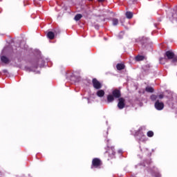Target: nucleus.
Returning a JSON list of instances; mask_svg holds the SVG:
<instances>
[{"label":"nucleus","mask_w":177,"mask_h":177,"mask_svg":"<svg viewBox=\"0 0 177 177\" xmlns=\"http://www.w3.org/2000/svg\"><path fill=\"white\" fill-rule=\"evenodd\" d=\"M165 57L168 60H171V63H177V56L171 50H168L165 53Z\"/></svg>","instance_id":"1"},{"label":"nucleus","mask_w":177,"mask_h":177,"mask_svg":"<svg viewBox=\"0 0 177 177\" xmlns=\"http://www.w3.org/2000/svg\"><path fill=\"white\" fill-rule=\"evenodd\" d=\"M102 160L97 158L93 159L91 168H100Z\"/></svg>","instance_id":"2"},{"label":"nucleus","mask_w":177,"mask_h":177,"mask_svg":"<svg viewBox=\"0 0 177 177\" xmlns=\"http://www.w3.org/2000/svg\"><path fill=\"white\" fill-rule=\"evenodd\" d=\"M93 86L95 89H100L102 88V83L97 80V79L94 78L92 80Z\"/></svg>","instance_id":"3"},{"label":"nucleus","mask_w":177,"mask_h":177,"mask_svg":"<svg viewBox=\"0 0 177 177\" xmlns=\"http://www.w3.org/2000/svg\"><path fill=\"white\" fill-rule=\"evenodd\" d=\"M118 107L120 110L125 108V99L124 97L118 99Z\"/></svg>","instance_id":"4"},{"label":"nucleus","mask_w":177,"mask_h":177,"mask_svg":"<svg viewBox=\"0 0 177 177\" xmlns=\"http://www.w3.org/2000/svg\"><path fill=\"white\" fill-rule=\"evenodd\" d=\"M155 109H156V110H159L161 111L164 109V102H160V100H157L155 102Z\"/></svg>","instance_id":"5"},{"label":"nucleus","mask_w":177,"mask_h":177,"mask_svg":"<svg viewBox=\"0 0 177 177\" xmlns=\"http://www.w3.org/2000/svg\"><path fill=\"white\" fill-rule=\"evenodd\" d=\"M112 95L115 99H120L121 97V91L118 89H115L112 91Z\"/></svg>","instance_id":"6"},{"label":"nucleus","mask_w":177,"mask_h":177,"mask_svg":"<svg viewBox=\"0 0 177 177\" xmlns=\"http://www.w3.org/2000/svg\"><path fill=\"white\" fill-rule=\"evenodd\" d=\"M1 61L2 63H4V64H9L10 63V59L5 55L1 57Z\"/></svg>","instance_id":"7"},{"label":"nucleus","mask_w":177,"mask_h":177,"mask_svg":"<svg viewBox=\"0 0 177 177\" xmlns=\"http://www.w3.org/2000/svg\"><path fill=\"white\" fill-rule=\"evenodd\" d=\"M108 154H109V157H111V158H113V157H114V156H115V151H114V149L113 148H110L108 151H107Z\"/></svg>","instance_id":"8"},{"label":"nucleus","mask_w":177,"mask_h":177,"mask_svg":"<svg viewBox=\"0 0 177 177\" xmlns=\"http://www.w3.org/2000/svg\"><path fill=\"white\" fill-rule=\"evenodd\" d=\"M104 91L103 90H98L96 93L97 96H98V97H103V96H104Z\"/></svg>","instance_id":"9"},{"label":"nucleus","mask_w":177,"mask_h":177,"mask_svg":"<svg viewBox=\"0 0 177 177\" xmlns=\"http://www.w3.org/2000/svg\"><path fill=\"white\" fill-rule=\"evenodd\" d=\"M107 102L108 103H113V102H114V97L113 95L110 94L107 95Z\"/></svg>","instance_id":"10"},{"label":"nucleus","mask_w":177,"mask_h":177,"mask_svg":"<svg viewBox=\"0 0 177 177\" xmlns=\"http://www.w3.org/2000/svg\"><path fill=\"white\" fill-rule=\"evenodd\" d=\"M116 68L119 71L124 70V68H125V65H124V64H118L116 65Z\"/></svg>","instance_id":"11"},{"label":"nucleus","mask_w":177,"mask_h":177,"mask_svg":"<svg viewBox=\"0 0 177 177\" xmlns=\"http://www.w3.org/2000/svg\"><path fill=\"white\" fill-rule=\"evenodd\" d=\"M126 17L127 19H132L133 17V13H132V12L127 11L126 12Z\"/></svg>","instance_id":"12"},{"label":"nucleus","mask_w":177,"mask_h":177,"mask_svg":"<svg viewBox=\"0 0 177 177\" xmlns=\"http://www.w3.org/2000/svg\"><path fill=\"white\" fill-rule=\"evenodd\" d=\"M47 37L49 39H53L55 38V33L53 32H48Z\"/></svg>","instance_id":"13"},{"label":"nucleus","mask_w":177,"mask_h":177,"mask_svg":"<svg viewBox=\"0 0 177 177\" xmlns=\"http://www.w3.org/2000/svg\"><path fill=\"white\" fill-rule=\"evenodd\" d=\"M135 59L136 60V62H142V60H145V56L138 55L136 57Z\"/></svg>","instance_id":"14"},{"label":"nucleus","mask_w":177,"mask_h":177,"mask_svg":"<svg viewBox=\"0 0 177 177\" xmlns=\"http://www.w3.org/2000/svg\"><path fill=\"white\" fill-rule=\"evenodd\" d=\"M75 21H78L79 20H81L82 19V15L81 14H77L75 16Z\"/></svg>","instance_id":"15"},{"label":"nucleus","mask_w":177,"mask_h":177,"mask_svg":"<svg viewBox=\"0 0 177 177\" xmlns=\"http://www.w3.org/2000/svg\"><path fill=\"white\" fill-rule=\"evenodd\" d=\"M145 91L149 92V93H153L154 92V88L153 87H146Z\"/></svg>","instance_id":"16"},{"label":"nucleus","mask_w":177,"mask_h":177,"mask_svg":"<svg viewBox=\"0 0 177 177\" xmlns=\"http://www.w3.org/2000/svg\"><path fill=\"white\" fill-rule=\"evenodd\" d=\"M118 23H119L118 19L113 18L112 19L113 26H118Z\"/></svg>","instance_id":"17"},{"label":"nucleus","mask_w":177,"mask_h":177,"mask_svg":"<svg viewBox=\"0 0 177 177\" xmlns=\"http://www.w3.org/2000/svg\"><path fill=\"white\" fill-rule=\"evenodd\" d=\"M167 62H168V61H167V59L165 57V58H160V64H165V63H167Z\"/></svg>","instance_id":"18"},{"label":"nucleus","mask_w":177,"mask_h":177,"mask_svg":"<svg viewBox=\"0 0 177 177\" xmlns=\"http://www.w3.org/2000/svg\"><path fill=\"white\" fill-rule=\"evenodd\" d=\"M158 97V96H157L156 95H151L150 99H151V100H152V102H154V101L157 100Z\"/></svg>","instance_id":"19"},{"label":"nucleus","mask_w":177,"mask_h":177,"mask_svg":"<svg viewBox=\"0 0 177 177\" xmlns=\"http://www.w3.org/2000/svg\"><path fill=\"white\" fill-rule=\"evenodd\" d=\"M147 135L149 138H153V136H154V133L151 131H149L147 132Z\"/></svg>","instance_id":"20"},{"label":"nucleus","mask_w":177,"mask_h":177,"mask_svg":"<svg viewBox=\"0 0 177 177\" xmlns=\"http://www.w3.org/2000/svg\"><path fill=\"white\" fill-rule=\"evenodd\" d=\"M144 71H149L150 70V65L147 64L143 66Z\"/></svg>","instance_id":"21"},{"label":"nucleus","mask_w":177,"mask_h":177,"mask_svg":"<svg viewBox=\"0 0 177 177\" xmlns=\"http://www.w3.org/2000/svg\"><path fill=\"white\" fill-rule=\"evenodd\" d=\"M159 99H163L164 98V95L163 94H160L158 96Z\"/></svg>","instance_id":"22"},{"label":"nucleus","mask_w":177,"mask_h":177,"mask_svg":"<svg viewBox=\"0 0 177 177\" xmlns=\"http://www.w3.org/2000/svg\"><path fill=\"white\" fill-rule=\"evenodd\" d=\"M99 2H103L104 0H97Z\"/></svg>","instance_id":"23"}]
</instances>
